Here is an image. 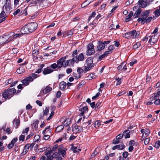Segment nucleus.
Listing matches in <instances>:
<instances>
[{"label":"nucleus","mask_w":160,"mask_h":160,"mask_svg":"<svg viewBox=\"0 0 160 160\" xmlns=\"http://www.w3.org/2000/svg\"><path fill=\"white\" fill-rule=\"evenodd\" d=\"M12 10L11 4L4 3L0 14V23L6 20L8 15L10 14Z\"/></svg>","instance_id":"f257e3e1"},{"label":"nucleus","mask_w":160,"mask_h":160,"mask_svg":"<svg viewBox=\"0 0 160 160\" xmlns=\"http://www.w3.org/2000/svg\"><path fill=\"white\" fill-rule=\"evenodd\" d=\"M149 12V11L148 10L143 12L141 17L138 19L137 21L138 22H141V23L142 24L150 22L152 19V17H148Z\"/></svg>","instance_id":"f03ea898"},{"label":"nucleus","mask_w":160,"mask_h":160,"mask_svg":"<svg viewBox=\"0 0 160 160\" xmlns=\"http://www.w3.org/2000/svg\"><path fill=\"white\" fill-rule=\"evenodd\" d=\"M39 76L34 73L31 74L28 77H27L22 81L23 84L25 86L28 85L30 82H32L34 79L38 77Z\"/></svg>","instance_id":"7ed1b4c3"},{"label":"nucleus","mask_w":160,"mask_h":160,"mask_svg":"<svg viewBox=\"0 0 160 160\" xmlns=\"http://www.w3.org/2000/svg\"><path fill=\"white\" fill-rule=\"evenodd\" d=\"M93 58L91 57L88 58L86 60V63L84 65L85 73L90 70L92 67H94V64L93 63Z\"/></svg>","instance_id":"20e7f679"},{"label":"nucleus","mask_w":160,"mask_h":160,"mask_svg":"<svg viewBox=\"0 0 160 160\" xmlns=\"http://www.w3.org/2000/svg\"><path fill=\"white\" fill-rule=\"evenodd\" d=\"M16 92V90L14 88L6 89L2 93V96L4 98H7L10 96L12 97L13 95V94L15 93Z\"/></svg>","instance_id":"39448f33"},{"label":"nucleus","mask_w":160,"mask_h":160,"mask_svg":"<svg viewBox=\"0 0 160 160\" xmlns=\"http://www.w3.org/2000/svg\"><path fill=\"white\" fill-rule=\"evenodd\" d=\"M87 50L86 52V54L87 55H91L95 52L94 48V46L92 43H90L87 46Z\"/></svg>","instance_id":"423d86ee"},{"label":"nucleus","mask_w":160,"mask_h":160,"mask_svg":"<svg viewBox=\"0 0 160 160\" xmlns=\"http://www.w3.org/2000/svg\"><path fill=\"white\" fill-rule=\"evenodd\" d=\"M30 32H32L36 30L37 27V24L35 22H32L27 24Z\"/></svg>","instance_id":"0eeeda50"},{"label":"nucleus","mask_w":160,"mask_h":160,"mask_svg":"<svg viewBox=\"0 0 160 160\" xmlns=\"http://www.w3.org/2000/svg\"><path fill=\"white\" fill-rule=\"evenodd\" d=\"M82 127H79L76 124H74L72 126V131L74 133H77L83 131Z\"/></svg>","instance_id":"6e6552de"},{"label":"nucleus","mask_w":160,"mask_h":160,"mask_svg":"<svg viewBox=\"0 0 160 160\" xmlns=\"http://www.w3.org/2000/svg\"><path fill=\"white\" fill-rule=\"evenodd\" d=\"M138 3L139 6L142 8L146 7L147 5L150 4L147 0H139Z\"/></svg>","instance_id":"1a4fd4ad"},{"label":"nucleus","mask_w":160,"mask_h":160,"mask_svg":"<svg viewBox=\"0 0 160 160\" xmlns=\"http://www.w3.org/2000/svg\"><path fill=\"white\" fill-rule=\"evenodd\" d=\"M10 37H11L10 35L8 34L6 35L2 38L0 37L1 42L2 44L9 42L10 40L8 41V40Z\"/></svg>","instance_id":"9d476101"},{"label":"nucleus","mask_w":160,"mask_h":160,"mask_svg":"<svg viewBox=\"0 0 160 160\" xmlns=\"http://www.w3.org/2000/svg\"><path fill=\"white\" fill-rule=\"evenodd\" d=\"M67 57V56L63 57L58 60H61V61L62 67V66L66 67L69 64L68 61V60H65L66 59Z\"/></svg>","instance_id":"9b49d317"},{"label":"nucleus","mask_w":160,"mask_h":160,"mask_svg":"<svg viewBox=\"0 0 160 160\" xmlns=\"http://www.w3.org/2000/svg\"><path fill=\"white\" fill-rule=\"evenodd\" d=\"M149 37H150L149 42H150L151 44H154L157 42L158 39V37L156 35L150 36Z\"/></svg>","instance_id":"f8f14e48"},{"label":"nucleus","mask_w":160,"mask_h":160,"mask_svg":"<svg viewBox=\"0 0 160 160\" xmlns=\"http://www.w3.org/2000/svg\"><path fill=\"white\" fill-rule=\"evenodd\" d=\"M52 90V88L49 86H47L45 88L41 91L40 96H43L44 94H46Z\"/></svg>","instance_id":"ddd939ff"},{"label":"nucleus","mask_w":160,"mask_h":160,"mask_svg":"<svg viewBox=\"0 0 160 160\" xmlns=\"http://www.w3.org/2000/svg\"><path fill=\"white\" fill-rule=\"evenodd\" d=\"M53 70L51 69L50 67H47L44 68L42 73L44 75H47L52 72Z\"/></svg>","instance_id":"4468645a"},{"label":"nucleus","mask_w":160,"mask_h":160,"mask_svg":"<svg viewBox=\"0 0 160 160\" xmlns=\"http://www.w3.org/2000/svg\"><path fill=\"white\" fill-rule=\"evenodd\" d=\"M61 60H58L57 61V64L56 63H54L52 64L51 66V68H52L53 69H55L57 68H61L62 67V65L61 63Z\"/></svg>","instance_id":"2eb2a0df"},{"label":"nucleus","mask_w":160,"mask_h":160,"mask_svg":"<svg viewBox=\"0 0 160 160\" xmlns=\"http://www.w3.org/2000/svg\"><path fill=\"white\" fill-rule=\"evenodd\" d=\"M21 32L22 34H28L30 32L27 25L22 28Z\"/></svg>","instance_id":"dca6fc26"},{"label":"nucleus","mask_w":160,"mask_h":160,"mask_svg":"<svg viewBox=\"0 0 160 160\" xmlns=\"http://www.w3.org/2000/svg\"><path fill=\"white\" fill-rule=\"evenodd\" d=\"M98 44H99L97 47V51H100L104 48L105 45H104V44L102 42L99 41Z\"/></svg>","instance_id":"f3484780"},{"label":"nucleus","mask_w":160,"mask_h":160,"mask_svg":"<svg viewBox=\"0 0 160 160\" xmlns=\"http://www.w3.org/2000/svg\"><path fill=\"white\" fill-rule=\"evenodd\" d=\"M17 138H16L13 139L11 141L10 143L7 146L8 148L9 149H11L14 146V144L17 141Z\"/></svg>","instance_id":"a211bd4d"},{"label":"nucleus","mask_w":160,"mask_h":160,"mask_svg":"<svg viewBox=\"0 0 160 160\" xmlns=\"http://www.w3.org/2000/svg\"><path fill=\"white\" fill-rule=\"evenodd\" d=\"M75 58L78 61H77V63H78L79 61H83L84 59V55L82 53L80 54L78 57L76 56Z\"/></svg>","instance_id":"6ab92c4d"},{"label":"nucleus","mask_w":160,"mask_h":160,"mask_svg":"<svg viewBox=\"0 0 160 160\" xmlns=\"http://www.w3.org/2000/svg\"><path fill=\"white\" fill-rule=\"evenodd\" d=\"M13 124L16 128H17L20 124V120L15 118L13 121Z\"/></svg>","instance_id":"aec40b11"},{"label":"nucleus","mask_w":160,"mask_h":160,"mask_svg":"<svg viewBox=\"0 0 160 160\" xmlns=\"http://www.w3.org/2000/svg\"><path fill=\"white\" fill-rule=\"evenodd\" d=\"M134 33V32L131 31V32H127L123 34V37L127 38H129L133 35V33Z\"/></svg>","instance_id":"412c9836"},{"label":"nucleus","mask_w":160,"mask_h":160,"mask_svg":"<svg viewBox=\"0 0 160 160\" xmlns=\"http://www.w3.org/2000/svg\"><path fill=\"white\" fill-rule=\"evenodd\" d=\"M141 132L143 133L142 137L144 136V134H145L146 136L149 134L150 132V130L148 129H142L140 131Z\"/></svg>","instance_id":"4be33fe9"},{"label":"nucleus","mask_w":160,"mask_h":160,"mask_svg":"<svg viewBox=\"0 0 160 160\" xmlns=\"http://www.w3.org/2000/svg\"><path fill=\"white\" fill-rule=\"evenodd\" d=\"M130 131L128 130H126L124 131L122 134L123 136H125V138H129L130 137Z\"/></svg>","instance_id":"5701e85b"},{"label":"nucleus","mask_w":160,"mask_h":160,"mask_svg":"<svg viewBox=\"0 0 160 160\" xmlns=\"http://www.w3.org/2000/svg\"><path fill=\"white\" fill-rule=\"evenodd\" d=\"M62 122H63L65 126L67 127L71 123V120L69 118H66L65 120L62 121Z\"/></svg>","instance_id":"b1692460"},{"label":"nucleus","mask_w":160,"mask_h":160,"mask_svg":"<svg viewBox=\"0 0 160 160\" xmlns=\"http://www.w3.org/2000/svg\"><path fill=\"white\" fill-rule=\"evenodd\" d=\"M142 12V10L140 8H139L136 11L134 14L133 15V17L134 18H138L140 14Z\"/></svg>","instance_id":"393cba45"},{"label":"nucleus","mask_w":160,"mask_h":160,"mask_svg":"<svg viewBox=\"0 0 160 160\" xmlns=\"http://www.w3.org/2000/svg\"><path fill=\"white\" fill-rule=\"evenodd\" d=\"M67 86L66 83L64 81L61 82L59 84L60 89L61 90H63Z\"/></svg>","instance_id":"a878e982"},{"label":"nucleus","mask_w":160,"mask_h":160,"mask_svg":"<svg viewBox=\"0 0 160 160\" xmlns=\"http://www.w3.org/2000/svg\"><path fill=\"white\" fill-rule=\"evenodd\" d=\"M133 12L132 11H131L128 15L126 18L125 21L126 22H128L131 20V18L133 16Z\"/></svg>","instance_id":"bb28decb"},{"label":"nucleus","mask_w":160,"mask_h":160,"mask_svg":"<svg viewBox=\"0 0 160 160\" xmlns=\"http://www.w3.org/2000/svg\"><path fill=\"white\" fill-rule=\"evenodd\" d=\"M68 61L69 63V65H71L73 66L74 64V62L77 63V61L76 58H75V57H73L72 59H70L68 60Z\"/></svg>","instance_id":"cd10ccee"},{"label":"nucleus","mask_w":160,"mask_h":160,"mask_svg":"<svg viewBox=\"0 0 160 160\" xmlns=\"http://www.w3.org/2000/svg\"><path fill=\"white\" fill-rule=\"evenodd\" d=\"M79 111L85 113L86 112L88 111V108L87 107H80L79 108Z\"/></svg>","instance_id":"c85d7f7f"},{"label":"nucleus","mask_w":160,"mask_h":160,"mask_svg":"<svg viewBox=\"0 0 160 160\" xmlns=\"http://www.w3.org/2000/svg\"><path fill=\"white\" fill-rule=\"evenodd\" d=\"M25 71L24 67H21L17 70V72L18 74H21L23 73Z\"/></svg>","instance_id":"c756f323"},{"label":"nucleus","mask_w":160,"mask_h":160,"mask_svg":"<svg viewBox=\"0 0 160 160\" xmlns=\"http://www.w3.org/2000/svg\"><path fill=\"white\" fill-rule=\"evenodd\" d=\"M58 152L61 154L63 157H64V155L66 154V151L65 150H63L62 148H58Z\"/></svg>","instance_id":"7c9ffc66"},{"label":"nucleus","mask_w":160,"mask_h":160,"mask_svg":"<svg viewBox=\"0 0 160 160\" xmlns=\"http://www.w3.org/2000/svg\"><path fill=\"white\" fill-rule=\"evenodd\" d=\"M63 128V125H59L57 127L56 129V131L57 132H59L61 131L62 130Z\"/></svg>","instance_id":"2f4dec72"},{"label":"nucleus","mask_w":160,"mask_h":160,"mask_svg":"<svg viewBox=\"0 0 160 160\" xmlns=\"http://www.w3.org/2000/svg\"><path fill=\"white\" fill-rule=\"evenodd\" d=\"M35 144V142H33L32 143V144H27L26 145V147L27 148H28L29 150H31L34 145Z\"/></svg>","instance_id":"473e14b6"},{"label":"nucleus","mask_w":160,"mask_h":160,"mask_svg":"<svg viewBox=\"0 0 160 160\" xmlns=\"http://www.w3.org/2000/svg\"><path fill=\"white\" fill-rule=\"evenodd\" d=\"M29 150V148H27V147H26V145H25L24 146L23 151L21 154V155L23 156L25 155Z\"/></svg>","instance_id":"72a5a7b5"},{"label":"nucleus","mask_w":160,"mask_h":160,"mask_svg":"<svg viewBox=\"0 0 160 160\" xmlns=\"http://www.w3.org/2000/svg\"><path fill=\"white\" fill-rule=\"evenodd\" d=\"M10 35L11 36V35L13 36V37L11 38L10 39V41H12L13 40V38H17L18 37L21 36L22 35V34L21 33H19V34H16L15 35H13V34L12 35V34H10Z\"/></svg>","instance_id":"f704fd0d"},{"label":"nucleus","mask_w":160,"mask_h":160,"mask_svg":"<svg viewBox=\"0 0 160 160\" xmlns=\"http://www.w3.org/2000/svg\"><path fill=\"white\" fill-rule=\"evenodd\" d=\"M132 32H134V33H133V35H132V37H133V38H137L139 34V32H136V31L135 30H133L132 31Z\"/></svg>","instance_id":"c9c22d12"},{"label":"nucleus","mask_w":160,"mask_h":160,"mask_svg":"<svg viewBox=\"0 0 160 160\" xmlns=\"http://www.w3.org/2000/svg\"><path fill=\"white\" fill-rule=\"evenodd\" d=\"M159 9H157L154 11L155 14V16L156 17H158L160 16V5L159 6Z\"/></svg>","instance_id":"e433bc0d"},{"label":"nucleus","mask_w":160,"mask_h":160,"mask_svg":"<svg viewBox=\"0 0 160 160\" xmlns=\"http://www.w3.org/2000/svg\"><path fill=\"white\" fill-rule=\"evenodd\" d=\"M159 9H157L154 11L155 14V16L156 17H158L160 16V5L159 6Z\"/></svg>","instance_id":"4c0bfd02"},{"label":"nucleus","mask_w":160,"mask_h":160,"mask_svg":"<svg viewBox=\"0 0 160 160\" xmlns=\"http://www.w3.org/2000/svg\"><path fill=\"white\" fill-rule=\"evenodd\" d=\"M159 9H157L154 11L155 14V16L156 17H158L160 16V5L159 6Z\"/></svg>","instance_id":"58836bf2"},{"label":"nucleus","mask_w":160,"mask_h":160,"mask_svg":"<svg viewBox=\"0 0 160 160\" xmlns=\"http://www.w3.org/2000/svg\"><path fill=\"white\" fill-rule=\"evenodd\" d=\"M141 45V43L139 42H137L134 45L133 47V48L136 49L138 48Z\"/></svg>","instance_id":"ea45409f"},{"label":"nucleus","mask_w":160,"mask_h":160,"mask_svg":"<svg viewBox=\"0 0 160 160\" xmlns=\"http://www.w3.org/2000/svg\"><path fill=\"white\" fill-rule=\"evenodd\" d=\"M101 125L100 122L99 120H97L94 123V127L96 128H98Z\"/></svg>","instance_id":"a19ab883"},{"label":"nucleus","mask_w":160,"mask_h":160,"mask_svg":"<svg viewBox=\"0 0 160 160\" xmlns=\"http://www.w3.org/2000/svg\"><path fill=\"white\" fill-rule=\"evenodd\" d=\"M39 122V121L38 120H37L32 124L34 128H35L36 129L37 128H38V124Z\"/></svg>","instance_id":"79ce46f5"},{"label":"nucleus","mask_w":160,"mask_h":160,"mask_svg":"<svg viewBox=\"0 0 160 160\" xmlns=\"http://www.w3.org/2000/svg\"><path fill=\"white\" fill-rule=\"evenodd\" d=\"M96 15V13L95 12H93L91 14H90L88 19V21H89L92 18L95 17Z\"/></svg>","instance_id":"37998d69"},{"label":"nucleus","mask_w":160,"mask_h":160,"mask_svg":"<svg viewBox=\"0 0 160 160\" xmlns=\"http://www.w3.org/2000/svg\"><path fill=\"white\" fill-rule=\"evenodd\" d=\"M117 149L119 150H122L125 147V146L123 144H121L117 145Z\"/></svg>","instance_id":"c03bdc74"},{"label":"nucleus","mask_w":160,"mask_h":160,"mask_svg":"<svg viewBox=\"0 0 160 160\" xmlns=\"http://www.w3.org/2000/svg\"><path fill=\"white\" fill-rule=\"evenodd\" d=\"M49 111V108L46 107L45 109L43 111V114L45 115H47Z\"/></svg>","instance_id":"a18cd8bd"},{"label":"nucleus","mask_w":160,"mask_h":160,"mask_svg":"<svg viewBox=\"0 0 160 160\" xmlns=\"http://www.w3.org/2000/svg\"><path fill=\"white\" fill-rule=\"evenodd\" d=\"M72 149L74 152H78V150H79V151H81V149L78 148V147H72Z\"/></svg>","instance_id":"49530a36"},{"label":"nucleus","mask_w":160,"mask_h":160,"mask_svg":"<svg viewBox=\"0 0 160 160\" xmlns=\"http://www.w3.org/2000/svg\"><path fill=\"white\" fill-rule=\"evenodd\" d=\"M74 29H72L68 33L67 36L69 37H71L73 33Z\"/></svg>","instance_id":"de8ad7c7"},{"label":"nucleus","mask_w":160,"mask_h":160,"mask_svg":"<svg viewBox=\"0 0 160 160\" xmlns=\"http://www.w3.org/2000/svg\"><path fill=\"white\" fill-rule=\"evenodd\" d=\"M124 63H122L117 68L118 69L119 71H121L123 70L122 66L124 64Z\"/></svg>","instance_id":"09e8293b"},{"label":"nucleus","mask_w":160,"mask_h":160,"mask_svg":"<svg viewBox=\"0 0 160 160\" xmlns=\"http://www.w3.org/2000/svg\"><path fill=\"white\" fill-rule=\"evenodd\" d=\"M25 135V134L21 135L19 138V140L23 141L24 140Z\"/></svg>","instance_id":"8fccbe9b"},{"label":"nucleus","mask_w":160,"mask_h":160,"mask_svg":"<svg viewBox=\"0 0 160 160\" xmlns=\"http://www.w3.org/2000/svg\"><path fill=\"white\" fill-rule=\"evenodd\" d=\"M54 112L53 111H52L51 113H50L49 116L48 118L47 119V120L48 121L54 115Z\"/></svg>","instance_id":"3c124183"},{"label":"nucleus","mask_w":160,"mask_h":160,"mask_svg":"<svg viewBox=\"0 0 160 160\" xmlns=\"http://www.w3.org/2000/svg\"><path fill=\"white\" fill-rule=\"evenodd\" d=\"M119 142V140L118 138H116L115 139H114L113 141V143L115 144H118Z\"/></svg>","instance_id":"603ef678"},{"label":"nucleus","mask_w":160,"mask_h":160,"mask_svg":"<svg viewBox=\"0 0 160 160\" xmlns=\"http://www.w3.org/2000/svg\"><path fill=\"white\" fill-rule=\"evenodd\" d=\"M77 71L79 74H81L83 72L84 70L81 68H79L78 69Z\"/></svg>","instance_id":"864d4df0"},{"label":"nucleus","mask_w":160,"mask_h":160,"mask_svg":"<svg viewBox=\"0 0 160 160\" xmlns=\"http://www.w3.org/2000/svg\"><path fill=\"white\" fill-rule=\"evenodd\" d=\"M29 130V128L28 127L26 128L25 129H23L22 131V134H24L27 133L28 132Z\"/></svg>","instance_id":"5fc2aeb1"},{"label":"nucleus","mask_w":160,"mask_h":160,"mask_svg":"<svg viewBox=\"0 0 160 160\" xmlns=\"http://www.w3.org/2000/svg\"><path fill=\"white\" fill-rule=\"evenodd\" d=\"M20 9H18L17 10L15 11L14 12H13V15L14 16H16L20 12Z\"/></svg>","instance_id":"6e6d98bb"},{"label":"nucleus","mask_w":160,"mask_h":160,"mask_svg":"<svg viewBox=\"0 0 160 160\" xmlns=\"http://www.w3.org/2000/svg\"><path fill=\"white\" fill-rule=\"evenodd\" d=\"M34 4L36 5L37 4V2L36 1H34L33 0H32L29 4V5H31L32 4Z\"/></svg>","instance_id":"4d7b16f0"},{"label":"nucleus","mask_w":160,"mask_h":160,"mask_svg":"<svg viewBox=\"0 0 160 160\" xmlns=\"http://www.w3.org/2000/svg\"><path fill=\"white\" fill-rule=\"evenodd\" d=\"M58 153L57 152H56L53 153L52 155V157L53 158H58Z\"/></svg>","instance_id":"13d9d810"},{"label":"nucleus","mask_w":160,"mask_h":160,"mask_svg":"<svg viewBox=\"0 0 160 160\" xmlns=\"http://www.w3.org/2000/svg\"><path fill=\"white\" fill-rule=\"evenodd\" d=\"M128 152H124L122 154V156L124 158H126L128 156Z\"/></svg>","instance_id":"bf43d9fd"},{"label":"nucleus","mask_w":160,"mask_h":160,"mask_svg":"<svg viewBox=\"0 0 160 160\" xmlns=\"http://www.w3.org/2000/svg\"><path fill=\"white\" fill-rule=\"evenodd\" d=\"M154 104L158 105L160 104V99H157L154 102Z\"/></svg>","instance_id":"052dcab7"},{"label":"nucleus","mask_w":160,"mask_h":160,"mask_svg":"<svg viewBox=\"0 0 160 160\" xmlns=\"http://www.w3.org/2000/svg\"><path fill=\"white\" fill-rule=\"evenodd\" d=\"M149 138H147L144 140V143L145 145H147L149 143Z\"/></svg>","instance_id":"680f3d73"},{"label":"nucleus","mask_w":160,"mask_h":160,"mask_svg":"<svg viewBox=\"0 0 160 160\" xmlns=\"http://www.w3.org/2000/svg\"><path fill=\"white\" fill-rule=\"evenodd\" d=\"M52 153V150H50L48 151V152H45V155L46 156H50V155Z\"/></svg>","instance_id":"e2e57ef3"},{"label":"nucleus","mask_w":160,"mask_h":160,"mask_svg":"<svg viewBox=\"0 0 160 160\" xmlns=\"http://www.w3.org/2000/svg\"><path fill=\"white\" fill-rule=\"evenodd\" d=\"M85 116H83V117L82 118L81 117V118H80L78 120V121L77 123H78L80 122H81V121H83L85 119Z\"/></svg>","instance_id":"0e129e2a"},{"label":"nucleus","mask_w":160,"mask_h":160,"mask_svg":"<svg viewBox=\"0 0 160 160\" xmlns=\"http://www.w3.org/2000/svg\"><path fill=\"white\" fill-rule=\"evenodd\" d=\"M38 52L39 50H38V49H37L33 51L32 52V54H35L37 55L38 54Z\"/></svg>","instance_id":"69168bd1"},{"label":"nucleus","mask_w":160,"mask_h":160,"mask_svg":"<svg viewBox=\"0 0 160 160\" xmlns=\"http://www.w3.org/2000/svg\"><path fill=\"white\" fill-rule=\"evenodd\" d=\"M61 92L60 91H58L56 94V97L57 98H59L61 96Z\"/></svg>","instance_id":"338daca9"},{"label":"nucleus","mask_w":160,"mask_h":160,"mask_svg":"<svg viewBox=\"0 0 160 160\" xmlns=\"http://www.w3.org/2000/svg\"><path fill=\"white\" fill-rule=\"evenodd\" d=\"M123 136V135L122 134H120L118 135H117L116 136V138H118V139L119 140V139L122 138Z\"/></svg>","instance_id":"774afa93"}]
</instances>
